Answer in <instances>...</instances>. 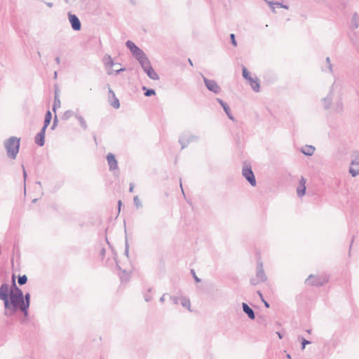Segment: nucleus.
I'll return each mask as SVG.
<instances>
[{
  "instance_id": "obj_1",
  "label": "nucleus",
  "mask_w": 359,
  "mask_h": 359,
  "mask_svg": "<svg viewBox=\"0 0 359 359\" xmlns=\"http://www.w3.org/2000/svg\"><path fill=\"white\" fill-rule=\"evenodd\" d=\"M8 306L4 305V315L6 316H12L19 310L21 311L22 299L10 293L7 298Z\"/></svg>"
},
{
  "instance_id": "obj_2",
  "label": "nucleus",
  "mask_w": 359,
  "mask_h": 359,
  "mask_svg": "<svg viewBox=\"0 0 359 359\" xmlns=\"http://www.w3.org/2000/svg\"><path fill=\"white\" fill-rule=\"evenodd\" d=\"M20 139L17 137H11L4 142V147L6 149L7 155L11 159H15L19 151Z\"/></svg>"
},
{
  "instance_id": "obj_3",
  "label": "nucleus",
  "mask_w": 359,
  "mask_h": 359,
  "mask_svg": "<svg viewBox=\"0 0 359 359\" xmlns=\"http://www.w3.org/2000/svg\"><path fill=\"white\" fill-rule=\"evenodd\" d=\"M329 278L327 275H313L311 274L306 280V283L311 286H323L327 283Z\"/></svg>"
},
{
  "instance_id": "obj_4",
  "label": "nucleus",
  "mask_w": 359,
  "mask_h": 359,
  "mask_svg": "<svg viewBox=\"0 0 359 359\" xmlns=\"http://www.w3.org/2000/svg\"><path fill=\"white\" fill-rule=\"evenodd\" d=\"M242 175L246 179V180L250 183V184L252 187L256 186L257 182L255 179V176L252 170L251 165L245 163L242 169Z\"/></svg>"
},
{
  "instance_id": "obj_5",
  "label": "nucleus",
  "mask_w": 359,
  "mask_h": 359,
  "mask_svg": "<svg viewBox=\"0 0 359 359\" xmlns=\"http://www.w3.org/2000/svg\"><path fill=\"white\" fill-rule=\"evenodd\" d=\"M349 172L352 177L359 175V151L353 153V158L351 163Z\"/></svg>"
},
{
  "instance_id": "obj_6",
  "label": "nucleus",
  "mask_w": 359,
  "mask_h": 359,
  "mask_svg": "<svg viewBox=\"0 0 359 359\" xmlns=\"http://www.w3.org/2000/svg\"><path fill=\"white\" fill-rule=\"evenodd\" d=\"M205 87L208 88V90L215 93L219 94L222 89L221 87L217 83V82L215 80H211L207 79L205 76L202 75Z\"/></svg>"
},
{
  "instance_id": "obj_7",
  "label": "nucleus",
  "mask_w": 359,
  "mask_h": 359,
  "mask_svg": "<svg viewBox=\"0 0 359 359\" xmlns=\"http://www.w3.org/2000/svg\"><path fill=\"white\" fill-rule=\"evenodd\" d=\"M126 47L130 50L133 56L137 59L142 55L144 54V52L137 46L132 41H127L126 43Z\"/></svg>"
},
{
  "instance_id": "obj_8",
  "label": "nucleus",
  "mask_w": 359,
  "mask_h": 359,
  "mask_svg": "<svg viewBox=\"0 0 359 359\" xmlns=\"http://www.w3.org/2000/svg\"><path fill=\"white\" fill-rule=\"evenodd\" d=\"M126 47L130 50L133 56L137 59L142 55L144 54V52L137 46L132 41H127L126 43Z\"/></svg>"
},
{
  "instance_id": "obj_9",
  "label": "nucleus",
  "mask_w": 359,
  "mask_h": 359,
  "mask_svg": "<svg viewBox=\"0 0 359 359\" xmlns=\"http://www.w3.org/2000/svg\"><path fill=\"white\" fill-rule=\"evenodd\" d=\"M126 47L130 50L133 56L137 59L142 55L144 54V52L137 46L132 41H127L126 43Z\"/></svg>"
},
{
  "instance_id": "obj_10",
  "label": "nucleus",
  "mask_w": 359,
  "mask_h": 359,
  "mask_svg": "<svg viewBox=\"0 0 359 359\" xmlns=\"http://www.w3.org/2000/svg\"><path fill=\"white\" fill-rule=\"evenodd\" d=\"M68 19L71 27L74 31H80L81 29V23L79 18L75 15L70 12L68 13Z\"/></svg>"
},
{
  "instance_id": "obj_11",
  "label": "nucleus",
  "mask_w": 359,
  "mask_h": 359,
  "mask_svg": "<svg viewBox=\"0 0 359 359\" xmlns=\"http://www.w3.org/2000/svg\"><path fill=\"white\" fill-rule=\"evenodd\" d=\"M30 294L27 292L25 296L23 295L22 298L21 312L23 313L25 317L28 316V309L30 306Z\"/></svg>"
},
{
  "instance_id": "obj_12",
  "label": "nucleus",
  "mask_w": 359,
  "mask_h": 359,
  "mask_svg": "<svg viewBox=\"0 0 359 359\" xmlns=\"http://www.w3.org/2000/svg\"><path fill=\"white\" fill-rule=\"evenodd\" d=\"M199 140V137L194 135H190L187 137L185 136L181 137L180 138L179 142L182 145V149H184L187 147V145L193 142H197Z\"/></svg>"
},
{
  "instance_id": "obj_13",
  "label": "nucleus",
  "mask_w": 359,
  "mask_h": 359,
  "mask_svg": "<svg viewBox=\"0 0 359 359\" xmlns=\"http://www.w3.org/2000/svg\"><path fill=\"white\" fill-rule=\"evenodd\" d=\"M256 276L260 280L261 282H265L267 280V277L263 269V264L259 260L257 262V264Z\"/></svg>"
},
{
  "instance_id": "obj_14",
  "label": "nucleus",
  "mask_w": 359,
  "mask_h": 359,
  "mask_svg": "<svg viewBox=\"0 0 359 359\" xmlns=\"http://www.w3.org/2000/svg\"><path fill=\"white\" fill-rule=\"evenodd\" d=\"M8 297V285L4 283L0 287V299L3 300L4 305L8 306L7 298Z\"/></svg>"
},
{
  "instance_id": "obj_15",
  "label": "nucleus",
  "mask_w": 359,
  "mask_h": 359,
  "mask_svg": "<svg viewBox=\"0 0 359 359\" xmlns=\"http://www.w3.org/2000/svg\"><path fill=\"white\" fill-rule=\"evenodd\" d=\"M107 160L110 170H114L118 168V163L115 158V156L113 154L109 153L107 155Z\"/></svg>"
},
{
  "instance_id": "obj_16",
  "label": "nucleus",
  "mask_w": 359,
  "mask_h": 359,
  "mask_svg": "<svg viewBox=\"0 0 359 359\" xmlns=\"http://www.w3.org/2000/svg\"><path fill=\"white\" fill-rule=\"evenodd\" d=\"M333 93L332 90L327 97L322 99V103L325 109H330L332 104Z\"/></svg>"
},
{
  "instance_id": "obj_17",
  "label": "nucleus",
  "mask_w": 359,
  "mask_h": 359,
  "mask_svg": "<svg viewBox=\"0 0 359 359\" xmlns=\"http://www.w3.org/2000/svg\"><path fill=\"white\" fill-rule=\"evenodd\" d=\"M136 60L139 62L142 69H147L151 66V62L145 53L142 55L140 57L137 58Z\"/></svg>"
},
{
  "instance_id": "obj_18",
  "label": "nucleus",
  "mask_w": 359,
  "mask_h": 359,
  "mask_svg": "<svg viewBox=\"0 0 359 359\" xmlns=\"http://www.w3.org/2000/svg\"><path fill=\"white\" fill-rule=\"evenodd\" d=\"M305 184L306 180L304 177H302L299 182V186L297 188V194L299 197H302L306 193Z\"/></svg>"
},
{
  "instance_id": "obj_19",
  "label": "nucleus",
  "mask_w": 359,
  "mask_h": 359,
  "mask_svg": "<svg viewBox=\"0 0 359 359\" xmlns=\"http://www.w3.org/2000/svg\"><path fill=\"white\" fill-rule=\"evenodd\" d=\"M217 101L220 104V105L222 107L224 111H225L226 116L228 118L232 121H234V117L233 116L230 107H229L228 104L224 102L220 98H217Z\"/></svg>"
},
{
  "instance_id": "obj_20",
  "label": "nucleus",
  "mask_w": 359,
  "mask_h": 359,
  "mask_svg": "<svg viewBox=\"0 0 359 359\" xmlns=\"http://www.w3.org/2000/svg\"><path fill=\"white\" fill-rule=\"evenodd\" d=\"M242 308L243 312L247 314L248 318L251 320H254L255 318V314L254 311L248 306V304L243 302L242 303Z\"/></svg>"
},
{
  "instance_id": "obj_21",
  "label": "nucleus",
  "mask_w": 359,
  "mask_h": 359,
  "mask_svg": "<svg viewBox=\"0 0 359 359\" xmlns=\"http://www.w3.org/2000/svg\"><path fill=\"white\" fill-rule=\"evenodd\" d=\"M143 70L151 79H152V80H158L159 79V76H158V74L154 71L152 66H150V67H148Z\"/></svg>"
},
{
  "instance_id": "obj_22",
  "label": "nucleus",
  "mask_w": 359,
  "mask_h": 359,
  "mask_svg": "<svg viewBox=\"0 0 359 359\" xmlns=\"http://www.w3.org/2000/svg\"><path fill=\"white\" fill-rule=\"evenodd\" d=\"M330 111L334 113H341L343 111V103L339 100L332 104Z\"/></svg>"
},
{
  "instance_id": "obj_23",
  "label": "nucleus",
  "mask_w": 359,
  "mask_h": 359,
  "mask_svg": "<svg viewBox=\"0 0 359 359\" xmlns=\"http://www.w3.org/2000/svg\"><path fill=\"white\" fill-rule=\"evenodd\" d=\"M322 70L323 72H328L331 74H333L334 72V70H333V66L331 63V60H330V58L329 57H327L326 59H325V64L322 67Z\"/></svg>"
},
{
  "instance_id": "obj_24",
  "label": "nucleus",
  "mask_w": 359,
  "mask_h": 359,
  "mask_svg": "<svg viewBox=\"0 0 359 359\" xmlns=\"http://www.w3.org/2000/svg\"><path fill=\"white\" fill-rule=\"evenodd\" d=\"M315 147L311 145H305L300 149L301 152L306 156H312L315 151Z\"/></svg>"
},
{
  "instance_id": "obj_25",
  "label": "nucleus",
  "mask_w": 359,
  "mask_h": 359,
  "mask_svg": "<svg viewBox=\"0 0 359 359\" xmlns=\"http://www.w3.org/2000/svg\"><path fill=\"white\" fill-rule=\"evenodd\" d=\"M13 287L14 288L13 291H12L11 293L14 294L15 296L18 297L19 298L22 299L23 296V292L21 289H20L15 284V280L13 279Z\"/></svg>"
},
{
  "instance_id": "obj_26",
  "label": "nucleus",
  "mask_w": 359,
  "mask_h": 359,
  "mask_svg": "<svg viewBox=\"0 0 359 359\" xmlns=\"http://www.w3.org/2000/svg\"><path fill=\"white\" fill-rule=\"evenodd\" d=\"M35 143L39 147H42L45 144V136L39 133L34 137Z\"/></svg>"
},
{
  "instance_id": "obj_27",
  "label": "nucleus",
  "mask_w": 359,
  "mask_h": 359,
  "mask_svg": "<svg viewBox=\"0 0 359 359\" xmlns=\"http://www.w3.org/2000/svg\"><path fill=\"white\" fill-rule=\"evenodd\" d=\"M249 82H250V84L251 86L252 89L255 92H259V91L260 85H259V83L257 79H254L253 78H252L251 81H249Z\"/></svg>"
},
{
  "instance_id": "obj_28",
  "label": "nucleus",
  "mask_w": 359,
  "mask_h": 359,
  "mask_svg": "<svg viewBox=\"0 0 359 359\" xmlns=\"http://www.w3.org/2000/svg\"><path fill=\"white\" fill-rule=\"evenodd\" d=\"M359 26V15L355 13L351 18V28L355 29Z\"/></svg>"
},
{
  "instance_id": "obj_29",
  "label": "nucleus",
  "mask_w": 359,
  "mask_h": 359,
  "mask_svg": "<svg viewBox=\"0 0 359 359\" xmlns=\"http://www.w3.org/2000/svg\"><path fill=\"white\" fill-rule=\"evenodd\" d=\"M102 61L106 67H111L114 65V62L109 55H105L103 57Z\"/></svg>"
},
{
  "instance_id": "obj_30",
  "label": "nucleus",
  "mask_w": 359,
  "mask_h": 359,
  "mask_svg": "<svg viewBox=\"0 0 359 359\" xmlns=\"http://www.w3.org/2000/svg\"><path fill=\"white\" fill-rule=\"evenodd\" d=\"M74 116L76 117V118L79 122L80 126H81V128L83 130H86L87 129V128H88V126H87V123H86L85 119L83 118V117H82L81 116L78 115V114H75Z\"/></svg>"
},
{
  "instance_id": "obj_31",
  "label": "nucleus",
  "mask_w": 359,
  "mask_h": 359,
  "mask_svg": "<svg viewBox=\"0 0 359 359\" xmlns=\"http://www.w3.org/2000/svg\"><path fill=\"white\" fill-rule=\"evenodd\" d=\"M180 302L183 307L187 308L189 311L191 310L190 309L191 303H190V300L189 299H187L186 297H182V298H180Z\"/></svg>"
},
{
  "instance_id": "obj_32",
  "label": "nucleus",
  "mask_w": 359,
  "mask_h": 359,
  "mask_svg": "<svg viewBox=\"0 0 359 359\" xmlns=\"http://www.w3.org/2000/svg\"><path fill=\"white\" fill-rule=\"evenodd\" d=\"M52 119V114L50 111H47L45 114L43 126H48Z\"/></svg>"
},
{
  "instance_id": "obj_33",
  "label": "nucleus",
  "mask_w": 359,
  "mask_h": 359,
  "mask_svg": "<svg viewBox=\"0 0 359 359\" xmlns=\"http://www.w3.org/2000/svg\"><path fill=\"white\" fill-rule=\"evenodd\" d=\"M60 105H61V102H60V98L57 95H55V98H54V104L53 106V111H55L57 108L60 107Z\"/></svg>"
},
{
  "instance_id": "obj_34",
  "label": "nucleus",
  "mask_w": 359,
  "mask_h": 359,
  "mask_svg": "<svg viewBox=\"0 0 359 359\" xmlns=\"http://www.w3.org/2000/svg\"><path fill=\"white\" fill-rule=\"evenodd\" d=\"M242 72H243V76L245 79H246L248 81H251L252 77L250 74V72L246 69V67L244 66H243Z\"/></svg>"
},
{
  "instance_id": "obj_35",
  "label": "nucleus",
  "mask_w": 359,
  "mask_h": 359,
  "mask_svg": "<svg viewBox=\"0 0 359 359\" xmlns=\"http://www.w3.org/2000/svg\"><path fill=\"white\" fill-rule=\"evenodd\" d=\"M75 115L74 111L72 110H67L64 112L62 118L65 121L68 120L69 118H71L72 116Z\"/></svg>"
},
{
  "instance_id": "obj_36",
  "label": "nucleus",
  "mask_w": 359,
  "mask_h": 359,
  "mask_svg": "<svg viewBox=\"0 0 359 359\" xmlns=\"http://www.w3.org/2000/svg\"><path fill=\"white\" fill-rule=\"evenodd\" d=\"M142 89L145 90L144 95L146 97H150L151 95H154L156 94V92L154 89L151 88H147L146 87H143Z\"/></svg>"
},
{
  "instance_id": "obj_37",
  "label": "nucleus",
  "mask_w": 359,
  "mask_h": 359,
  "mask_svg": "<svg viewBox=\"0 0 359 359\" xmlns=\"http://www.w3.org/2000/svg\"><path fill=\"white\" fill-rule=\"evenodd\" d=\"M27 282V277L26 275L19 276L18 283L20 285H23Z\"/></svg>"
},
{
  "instance_id": "obj_38",
  "label": "nucleus",
  "mask_w": 359,
  "mask_h": 359,
  "mask_svg": "<svg viewBox=\"0 0 359 359\" xmlns=\"http://www.w3.org/2000/svg\"><path fill=\"white\" fill-rule=\"evenodd\" d=\"M133 201H134V203L135 205V206L139 208H141L142 206V204L138 197V196H135L133 198Z\"/></svg>"
},
{
  "instance_id": "obj_39",
  "label": "nucleus",
  "mask_w": 359,
  "mask_h": 359,
  "mask_svg": "<svg viewBox=\"0 0 359 359\" xmlns=\"http://www.w3.org/2000/svg\"><path fill=\"white\" fill-rule=\"evenodd\" d=\"M113 97L114 98V100L111 103V105L115 109H118L120 107L119 100L116 97V96Z\"/></svg>"
},
{
  "instance_id": "obj_40",
  "label": "nucleus",
  "mask_w": 359,
  "mask_h": 359,
  "mask_svg": "<svg viewBox=\"0 0 359 359\" xmlns=\"http://www.w3.org/2000/svg\"><path fill=\"white\" fill-rule=\"evenodd\" d=\"M302 341V349L304 350L306 347V345L310 344L311 342L309 340H306L304 337L301 338Z\"/></svg>"
},
{
  "instance_id": "obj_41",
  "label": "nucleus",
  "mask_w": 359,
  "mask_h": 359,
  "mask_svg": "<svg viewBox=\"0 0 359 359\" xmlns=\"http://www.w3.org/2000/svg\"><path fill=\"white\" fill-rule=\"evenodd\" d=\"M270 6V8L271 9L272 12L276 13V6L275 5V2L273 1H269L267 0H264Z\"/></svg>"
},
{
  "instance_id": "obj_42",
  "label": "nucleus",
  "mask_w": 359,
  "mask_h": 359,
  "mask_svg": "<svg viewBox=\"0 0 359 359\" xmlns=\"http://www.w3.org/2000/svg\"><path fill=\"white\" fill-rule=\"evenodd\" d=\"M250 284L252 285H257L259 283H260V280L256 276L255 278H252L250 280Z\"/></svg>"
},
{
  "instance_id": "obj_43",
  "label": "nucleus",
  "mask_w": 359,
  "mask_h": 359,
  "mask_svg": "<svg viewBox=\"0 0 359 359\" xmlns=\"http://www.w3.org/2000/svg\"><path fill=\"white\" fill-rule=\"evenodd\" d=\"M230 39H231V43L233 45V46H237V41L236 40V36L234 34H230Z\"/></svg>"
},
{
  "instance_id": "obj_44",
  "label": "nucleus",
  "mask_w": 359,
  "mask_h": 359,
  "mask_svg": "<svg viewBox=\"0 0 359 359\" xmlns=\"http://www.w3.org/2000/svg\"><path fill=\"white\" fill-rule=\"evenodd\" d=\"M170 299L172 301L173 304H178L180 298H178L177 297L171 296Z\"/></svg>"
},
{
  "instance_id": "obj_45",
  "label": "nucleus",
  "mask_w": 359,
  "mask_h": 359,
  "mask_svg": "<svg viewBox=\"0 0 359 359\" xmlns=\"http://www.w3.org/2000/svg\"><path fill=\"white\" fill-rule=\"evenodd\" d=\"M191 273L193 275V277H194L195 281L197 282V283L201 282V279L196 275V273H195L194 270L192 269L191 271Z\"/></svg>"
},
{
  "instance_id": "obj_46",
  "label": "nucleus",
  "mask_w": 359,
  "mask_h": 359,
  "mask_svg": "<svg viewBox=\"0 0 359 359\" xmlns=\"http://www.w3.org/2000/svg\"><path fill=\"white\" fill-rule=\"evenodd\" d=\"M275 5L276 6V8H284L288 9L287 6L283 5V4L279 3V2H275Z\"/></svg>"
},
{
  "instance_id": "obj_47",
  "label": "nucleus",
  "mask_w": 359,
  "mask_h": 359,
  "mask_svg": "<svg viewBox=\"0 0 359 359\" xmlns=\"http://www.w3.org/2000/svg\"><path fill=\"white\" fill-rule=\"evenodd\" d=\"M144 300H145L147 302H149V301H151V300L152 297H151V294H149V293H147V294H145L144 295Z\"/></svg>"
},
{
  "instance_id": "obj_48",
  "label": "nucleus",
  "mask_w": 359,
  "mask_h": 359,
  "mask_svg": "<svg viewBox=\"0 0 359 359\" xmlns=\"http://www.w3.org/2000/svg\"><path fill=\"white\" fill-rule=\"evenodd\" d=\"M57 116H55V118H54V120H53V125L51 126V129L52 130H54L55 128L57 126Z\"/></svg>"
},
{
  "instance_id": "obj_49",
  "label": "nucleus",
  "mask_w": 359,
  "mask_h": 359,
  "mask_svg": "<svg viewBox=\"0 0 359 359\" xmlns=\"http://www.w3.org/2000/svg\"><path fill=\"white\" fill-rule=\"evenodd\" d=\"M128 252H129V245H128V241L126 240V249H125V255L126 256H128Z\"/></svg>"
},
{
  "instance_id": "obj_50",
  "label": "nucleus",
  "mask_w": 359,
  "mask_h": 359,
  "mask_svg": "<svg viewBox=\"0 0 359 359\" xmlns=\"http://www.w3.org/2000/svg\"><path fill=\"white\" fill-rule=\"evenodd\" d=\"M47 127H48V126H43L42 127V128L41 129V130H40L39 133H40V134H42L43 135H44V136H45L46 130Z\"/></svg>"
},
{
  "instance_id": "obj_51",
  "label": "nucleus",
  "mask_w": 359,
  "mask_h": 359,
  "mask_svg": "<svg viewBox=\"0 0 359 359\" xmlns=\"http://www.w3.org/2000/svg\"><path fill=\"white\" fill-rule=\"evenodd\" d=\"M125 70H126L125 68H121L119 69H117V70L114 71V73H115L116 75H118V74H120L122 72H124Z\"/></svg>"
},
{
  "instance_id": "obj_52",
  "label": "nucleus",
  "mask_w": 359,
  "mask_h": 359,
  "mask_svg": "<svg viewBox=\"0 0 359 359\" xmlns=\"http://www.w3.org/2000/svg\"><path fill=\"white\" fill-rule=\"evenodd\" d=\"M104 255H105V249L104 248H102L101 250H100V255L102 258H103L104 257Z\"/></svg>"
},
{
  "instance_id": "obj_53",
  "label": "nucleus",
  "mask_w": 359,
  "mask_h": 359,
  "mask_svg": "<svg viewBox=\"0 0 359 359\" xmlns=\"http://www.w3.org/2000/svg\"><path fill=\"white\" fill-rule=\"evenodd\" d=\"M262 301L264 302L265 307L269 308L270 305L266 301H265L264 299H262Z\"/></svg>"
},
{
  "instance_id": "obj_54",
  "label": "nucleus",
  "mask_w": 359,
  "mask_h": 359,
  "mask_svg": "<svg viewBox=\"0 0 359 359\" xmlns=\"http://www.w3.org/2000/svg\"><path fill=\"white\" fill-rule=\"evenodd\" d=\"M133 189H134V184L130 183V184L129 191H130V192H133Z\"/></svg>"
},
{
  "instance_id": "obj_55",
  "label": "nucleus",
  "mask_w": 359,
  "mask_h": 359,
  "mask_svg": "<svg viewBox=\"0 0 359 359\" xmlns=\"http://www.w3.org/2000/svg\"><path fill=\"white\" fill-rule=\"evenodd\" d=\"M22 169H23V177H24V178H25V179H26V177H27V172H26V171H25V169L24 165H22Z\"/></svg>"
},
{
  "instance_id": "obj_56",
  "label": "nucleus",
  "mask_w": 359,
  "mask_h": 359,
  "mask_svg": "<svg viewBox=\"0 0 359 359\" xmlns=\"http://www.w3.org/2000/svg\"><path fill=\"white\" fill-rule=\"evenodd\" d=\"M165 294H163L162 295V297L160 298V299H159V300H160V302H161V303H163V302H165Z\"/></svg>"
},
{
  "instance_id": "obj_57",
  "label": "nucleus",
  "mask_w": 359,
  "mask_h": 359,
  "mask_svg": "<svg viewBox=\"0 0 359 359\" xmlns=\"http://www.w3.org/2000/svg\"><path fill=\"white\" fill-rule=\"evenodd\" d=\"M276 334H277V335L278 336V337H279V339H283V335L280 332H276Z\"/></svg>"
},
{
  "instance_id": "obj_58",
  "label": "nucleus",
  "mask_w": 359,
  "mask_h": 359,
  "mask_svg": "<svg viewBox=\"0 0 359 359\" xmlns=\"http://www.w3.org/2000/svg\"><path fill=\"white\" fill-rule=\"evenodd\" d=\"M55 62H56V63H57V64H58V65H59V64L60 63V57H55Z\"/></svg>"
},
{
  "instance_id": "obj_59",
  "label": "nucleus",
  "mask_w": 359,
  "mask_h": 359,
  "mask_svg": "<svg viewBox=\"0 0 359 359\" xmlns=\"http://www.w3.org/2000/svg\"><path fill=\"white\" fill-rule=\"evenodd\" d=\"M46 4L50 8L53 7V3L51 2H46Z\"/></svg>"
},
{
  "instance_id": "obj_60",
  "label": "nucleus",
  "mask_w": 359,
  "mask_h": 359,
  "mask_svg": "<svg viewBox=\"0 0 359 359\" xmlns=\"http://www.w3.org/2000/svg\"><path fill=\"white\" fill-rule=\"evenodd\" d=\"M107 74H108L109 75H111V74H114V71H113L112 69H108V70H107Z\"/></svg>"
},
{
  "instance_id": "obj_61",
  "label": "nucleus",
  "mask_w": 359,
  "mask_h": 359,
  "mask_svg": "<svg viewBox=\"0 0 359 359\" xmlns=\"http://www.w3.org/2000/svg\"><path fill=\"white\" fill-rule=\"evenodd\" d=\"M257 294L260 297L261 299H264L263 295L260 291H257Z\"/></svg>"
},
{
  "instance_id": "obj_62",
  "label": "nucleus",
  "mask_w": 359,
  "mask_h": 359,
  "mask_svg": "<svg viewBox=\"0 0 359 359\" xmlns=\"http://www.w3.org/2000/svg\"><path fill=\"white\" fill-rule=\"evenodd\" d=\"M109 93L112 94L113 97H115V94H114V91L111 88L109 89Z\"/></svg>"
},
{
  "instance_id": "obj_63",
  "label": "nucleus",
  "mask_w": 359,
  "mask_h": 359,
  "mask_svg": "<svg viewBox=\"0 0 359 359\" xmlns=\"http://www.w3.org/2000/svg\"><path fill=\"white\" fill-rule=\"evenodd\" d=\"M118 210L120 211L121 205V201H118Z\"/></svg>"
},
{
  "instance_id": "obj_64",
  "label": "nucleus",
  "mask_w": 359,
  "mask_h": 359,
  "mask_svg": "<svg viewBox=\"0 0 359 359\" xmlns=\"http://www.w3.org/2000/svg\"><path fill=\"white\" fill-rule=\"evenodd\" d=\"M180 187H181V189H182V194L184 196H185L184 194V190H183V188H182V182L180 181Z\"/></svg>"
}]
</instances>
